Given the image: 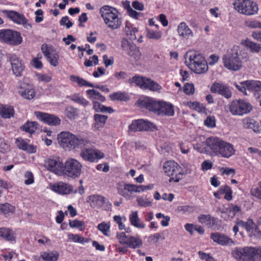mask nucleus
I'll return each mask as SVG.
<instances>
[{
  "instance_id": "53",
  "label": "nucleus",
  "mask_w": 261,
  "mask_h": 261,
  "mask_svg": "<svg viewBox=\"0 0 261 261\" xmlns=\"http://www.w3.org/2000/svg\"><path fill=\"white\" fill-rule=\"evenodd\" d=\"M258 185V187L252 189L250 192L252 196L261 199V181Z\"/></svg>"
},
{
  "instance_id": "38",
  "label": "nucleus",
  "mask_w": 261,
  "mask_h": 261,
  "mask_svg": "<svg viewBox=\"0 0 261 261\" xmlns=\"http://www.w3.org/2000/svg\"><path fill=\"white\" fill-rule=\"evenodd\" d=\"M244 44L253 53H258L261 51V44L246 40L245 41Z\"/></svg>"
},
{
  "instance_id": "49",
  "label": "nucleus",
  "mask_w": 261,
  "mask_h": 261,
  "mask_svg": "<svg viewBox=\"0 0 261 261\" xmlns=\"http://www.w3.org/2000/svg\"><path fill=\"white\" fill-rule=\"evenodd\" d=\"M110 98L112 100L125 101L127 97L125 94L122 92H115L109 95Z\"/></svg>"
},
{
  "instance_id": "30",
  "label": "nucleus",
  "mask_w": 261,
  "mask_h": 261,
  "mask_svg": "<svg viewBox=\"0 0 261 261\" xmlns=\"http://www.w3.org/2000/svg\"><path fill=\"white\" fill-rule=\"evenodd\" d=\"M105 197L98 195H93L88 197L87 201L91 207H99L102 205L105 202Z\"/></svg>"
},
{
  "instance_id": "11",
  "label": "nucleus",
  "mask_w": 261,
  "mask_h": 261,
  "mask_svg": "<svg viewBox=\"0 0 261 261\" xmlns=\"http://www.w3.org/2000/svg\"><path fill=\"white\" fill-rule=\"evenodd\" d=\"M0 41L9 44L18 45L21 43L20 34L11 30H0Z\"/></svg>"
},
{
  "instance_id": "27",
  "label": "nucleus",
  "mask_w": 261,
  "mask_h": 261,
  "mask_svg": "<svg viewBox=\"0 0 261 261\" xmlns=\"http://www.w3.org/2000/svg\"><path fill=\"white\" fill-rule=\"evenodd\" d=\"M50 187L53 191L63 195L68 194L72 190V187L70 185L62 182L50 186Z\"/></svg>"
},
{
  "instance_id": "52",
  "label": "nucleus",
  "mask_w": 261,
  "mask_h": 261,
  "mask_svg": "<svg viewBox=\"0 0 261 261\" xmlns=\"http://www.w3.org/2000/svg\"><path fill=\"white\" fill-rule=\"evenodd\" d=\"M24 183L25 185H31L34 182L33 174L30 171L25 172L24 174Z\"/></svg>"
},
{
  "instance_id": "56",
  "label": "nucleus",
  "mask_w": 261,
  "mask_h": 261,
  "mask_svg": "<svg viewBox=\"0 0 261 261\" xmlns=\"http://www.w3.org/2000/svg\"><path fill=\"white\" fill-rule=\"evenodd\" d=\"M9 150V145L3 138H0V152L5 153Z\"/></svg>"
},
{
  "instance_id": "50",
  "label": "nucleus",
  "mask_w": 261,
  "mask_h": 261,
  "mask_svg": "<svg viewBox=\"0 0 261 261\" xmlns=\"http://www.w3.org/2000/svg\"><path fill=\"white\" fill-rule=\"evenodd\" d=\"M66 116L70 119H74L77 115L78 111L72 107H68L65 109Z\"/></svg>"
},
{
  "instance_id": "64",
  "label": "nucleus",
  "mask_w": 261,
  "mask_h": 261,
  "mask_svg": "<svg viewBox=\"0 0 261 261\" xmlns=\"http://www.w3.org/2000/svg\"><path fill=\"white\" fill-rule=\"evenodd\" d=\"M255 260L261 261V246L255 247Z\"/></svg>"
},
{
  "instance_id": "61",
  "label": "nucleus",
  "mask_w": 261,
  "mask_h": 261,
  "mask_svg": "<svg viewBox=\"0 0 261 261\" xmlns=\"http://www.w3.org/2000/svg\"><path fill=\"white\" fill-rule=\"evenodd\" d=\"M115 250L116 252L122 254H125L128 251V247L127 246H121L120 245H115Z\"/></svg>"
},
{
  "instance_id": "62",
  "label": "nucleus",
  "mask_w": 261,
  "mask_h": 261,
  "mask_svg": "<svg viewBox=\"0 0 261 261\" xmlns=\"http://www.w3.org/2000/svg\"><path fill=\"white\" fill-rule=\"evenodd\" d=\"M128 15L135 19H139L140 17L143 16V14L140 12H137L132 8H130V10L127 12Z\"/></svg>"
},
{
  "instance_id": "39",
  "label": "nucleus",
  "mask_w": 261,
  "mask_h": 261,
  "mask_svg": "<svg viewBox=\"0 0 261 261\" xmlns=\"http://www.w3.org/2000/svg\"><path fill=\"white\" fill-rule=\"evenodd\" d=\"M14 109L12 106H3L0 111L1 116L4 118H10L13 116Z\"/></svg>"
},
{
  "instance_id": "29",
  "label": "nucleus",
  "mask_w": 261,
  "mask_h": 261,
  "mask_svg": "<svg viewBox=\"0 0 261 261\" xmlns=\"http://www.w3.org/2000/svg\"><path fill=\"white\" fill-rule=\"evenodd\" d=\"M234 152L235 150L233 145L229 143L224 141L219 156L223 158H229L234 154Z\"/></svg>"
},
{
  "instance_id": "7",
  "label": "nucleus",
  "mask_w": 261,
  "mask_h": 261,
  "mask_svg": "<svg viewBox=\"0 0 261 261\" xmlns=\"http://www.w3.org/2000/svg\"><path fill=\"white\" fill-rule=\"evenodd\" d=\"M231 254L238 261H256L255 247H237L232 250Z\"/></svg>"
},
{
  "instance_id": "41",
  "label": "nucleus",
  "mask_w": 261,
  "mask_h": 261,
  "mask_svg": "<svg viewBox=\"0 0 261 261\" xmlns=\"http://www.w3.org/2000/svg\"><path fill=\"white\" fill-rule=\"evenodd\" d=\"M249 89L255 92H261V82L259 81H246Z\"/></svg>"
},
{
  "instance_id": "60",
  "label": "nucleus",
  "mask_w": 261,
  "mask_h": 261,
  "mask_svg": "<svg viewBox=\"0 0 261 261\" xmlns=\"http://www.w3.org/2000/svg\"><path fill=\"white\" fill-rule=\"evenodd\" d=\"M61 25L66 26L67 29H69L72 26V23L69 20L68 16L63 17L60 21Z\"/></svg>"
},
{
  "instance_id": "34",
  "label": "nucleus",
  "mask_w": 261,
  "mask_h": 261,
  "mask_svg": "<svg viewBox=\"0 0 261 261\" xmlns=\"http://www.w3.org/2000/svg\"><path fill=\"white\" fill-rule=\"evenodd\" d=\"M86 93L88 97L92 99L93 101L103 102L106 100L105 97L94 89L88 90L86 91Z\"/></svg>"
},
{
  "instance_id": "15",
  "label": "nucleus",
  "mask_w": 261,
  "mask_h": 261,
  "mask_svg": "<svg viewBox=\"0 0 261 261\" xmlns=\"http://www.w3.org/2000/svg\"><path fill=\"white\" fill-rule=\"evenodd\" d=\"M224 141L216 137L208 138L205 141L206 146L205 150L209 152L211 155L219 156Z\"/></svg>"
},
{
  "instance_id": "63",
  "label": "nucleus",
  "mask_w": 261,
  "mask_h": 261,
  "mask_svg": "<svg viewBox=\"0 0 261 261\" xmlns=\"http://www.w3.org/2000/svg\"><path fill=\"white\" fill-rule=\"evenodd\" d=\"M213 163L208 160L204 161L201 164V168L203 171H206L211 169L212 167Z\"/></svg>"
},
{
  "instance_id": "28",
  "label": "nucleus",
  "mask_w": 261,
  "mask_h": 261,
  "mask_svg": "<svg viewBox=\"0 0 261 261\" xmlns=\"http://www.w3.org/2000/svg\"><path fill=\"white\" fill-rule=\"evenodd\" d=\"M177 32L180 36L186 39H189L193 36L192 30L184 22L180 23L178 25Z\"/></svg>"
},
{
  "instance_id": "12",
  "label": "nucleus",
  "mask_w": 261,
  "mask_h": 261,
  "mask_svg": "<svg viewBox=\"0 0 261 261\" xmlns=\"http://www.w3.org/2000/svg\"><path fill=\"white\" fill-rule=\"evenodd\" d=\"M64 165L62 159L57 156H50L45 162L46 169L59 176L63 175Z\"/></svg>"
},
{
  "instance_id": "43",
  "label": "nucleus",
  "mask_w": 261,
  "mask_h": 261,
  "mask_svg": "<svg viewBox=\"0 0 261 261\" xmlns=\"http://www.w3.org/2000/svg\"><path fill=\"white\" fill-rule=\"evenodd\" d=\"M146 36L149 39L158 40L162 38V33L160 31H155L147 29Z\"/></svg>"
},
{
  "instance_id": "14",
  "label": "nucleus",
  "mask_w": 261,
  "mask_h": 261,
  "mask_svg": "<svg viewBox=\"0 0 261 261\" xmlns=\"http://www.w3.org/2000/svg\"><path fill=\"white\" fill-rule=\"evenodd\" d=\"M8 61L13 74L16 77L22 76L25 68L23 60L15 54H10L8 56Z\"/></svg>"
},
{
  "instance_id": "5",
  "label": "nucleus",
  "mask_w": 261,
  "mask_h": 261,
  "mask_svg": "<svg viewBox=\"0 0 261 261\" xmlns=\"http://www.w3.org/2000/svg\"><path fill=\"white\" fill-rule=\"evenodd\" d=\"M146 107L149 111L159 115L172 116L174 114L173 105L166 102L150 99L146 102Z\"/></svg>"
},
{
  "instance_id": "25",
  "label": "nucleus",
  "mask_w": 261,
  "mask_h": 261,
  "mask_svg": "<svg viewBox=\"0 0 261 261\" xmlns=\"http://www.w3.org/2000/svg\"><path fill=\"white\" fill-rule=\"evenodd\" d=\"M18 91L22 97L29 100L33 99L35 95L33 87L25 83H22L19 86Z\"/></svg>"
},
{
  "instance_id": "4",
  "label": "nucleus",
  "mask_w": 261,
  "mask_h": 261,
  "mask_svg": "<svg viewBox=\"0 0 261 261\" xmlns=\"http://www.w3.org/2000/svg\"><path fill=\"white\" fill-rule=\"evenodd\" d=\"M100 12L109 28L117 29L121 26V20L118 17V12L116 9L109 6H104L101 8Z\"/></svg>"
},
{
  "instance_id": "24",
  "label": "nucleus",
  "mask_w": 261,
  "mask_h": 261,
  "mask_svg": "<svg viewBox=\"0 0 261 261\" xmlns=\"http://www.w3.org/2000/svg\"><path fill=\"white\" fill-rule=\"evenodd\" d=\"M211 239L214 242L222 246H231L234 245V242L231 239L229 238L225 234L219 232L212 233L211 234Z\"/></svg>"
},
{
  "instance_id": "9",
  "label": "nucleus",
  "mask_w": 261,
  "mask_h": 261,
  "mask_svg": "<svg viewBox=\"0 0 261 261\" xmlns=\"http://www.w3.org/2000/svg\"><path fill=\"white\" fill-rule=\"evenodd\" d=\"M252 109L251 104L245 100H234L229 105V111L233 115L242 116L249 113Z\"/></svg>"
},
{
  "instance_id": "35",
  "label": "nucleus",
  "mask_w": 261,
  "mask_h": 261,
  "mask_svg": "<svg viewBox=\"0 0 261 261\" xmlns=\"http://www.w3.org/2000/svg\"><path fill=\"white\" fill-rule=\"evenodd\" d=\"M124 31L126 36L129 37L130 39L135 40L136 39V33L138 31V29L133 27L130 22L128 21L125 22Z\"/></svg>"
},
{
  "instance_id": "23",
  "label": "nucleus",
  "mask_w": 261,
  "mask_h": 261,
  "mask_svg": "<svg viewBox=\"0 0 261 261\" xmlns=\"http://www.w3.org/2000/svg\"><path fill=\"white\" fill-rule=\"evenodd\" d=\"M211 91L213 93H218L226 98H229L231 96V92L228 87L222 83H215L212 86Z\"/></svg>"
},
{
  "instance_id": "1",
  "label": "nucleus",
  "mask_w": 261,
  "mask_h": 261,
  "mask_svg": "<svg viewBox=\"0 0 261 261\" xmlns=\"http://www.w3.org/2000/svg\"><path fill=\"white\" fill-rule=\"evenodd\" d=\"M249 60L248 54L243 51L239 46L234 45L222 57L224 67L231 71H238L243 67V62Z\"/></svg>"
},
{
  "instance_id": "32",
  "label": "nucleus",
  "mask_w": 261,
  "mask_h": 261,
  "mask_svg": "<svg viewBox=\"0 0 261 261\" xmlns=\"http://www.w3.org/2000/svg\"><path fill=\"white\" fill-rule=\"evenodd\" d=\"M161 88V86L158 83L149 78H146L143 87V89L152 91H159Z\"/></svg>"
},
{
  "instance_id": "47",
  "label": "nucleus",
  "mask_w": 261,
  "mask_h": 261,
  "mask_svg": "<svg viewBox=\"0 0 261 261\" xmlns=\"http://www.w3.org/2000/svg\"><path fill=\"white\" fill-rule=\"evenodd\" d=\"M2 256L3 257L5 261H12V259L13 258H16L17 256V254L15 253V252L8 249L3 251V253L2 254Z\"/></svg>"
},
{
  "instance_id": "2",
  "label": "nucleus",
  "mask_w": 261,
  "mask_h": 261,
  "mask_svg": "<svg viewBox=\"0 0 261 261\" xmlns=\"http://www.w3.org/2000/svg\"><path fill=\"white\" fill-rule=\"evenodd\" d=\"M188 60L185 63L194 72L200 74L205 73L208 70L207 63L203 56L195 51H190L187 53Z\"/></svg>"
},
{
  "instance_id": "8",
  "label": "nucleus",
  "mask_w": 261,
  "mask_h": 261,
  "mask_svg": "<svg viewBox=\"0 0 261 261\" xmlns=\"http://www.w3.org/2000/svg\"><path fill=\"white\" fill-rule=\"evenodd\" d=\"M128 232H117L116 237L121 245H126L132 249L139 248L142 246V241L138 236H133L127 234Z\"/></svg>"
},
{
  "instance_id": "20",
  "label": "nucleus",
  "mask_w": 261,
  "mask_h": 261,
  "mask_svg": "<svg viewBox=\"0 0 261 261\" xmlns=\"http://www.w3.org/2000/svg\"><path fill=\"white\" fill-rule=\"evenodd\" d=\"M105 157V154L98 149H83V159L91 162H94Z\"/></svg>"
},
{
  "instance_id": "59",
  "label": "nucleus",
  "mask_w": 261,
  "mask_h": 261,
  "mask_svg": "<svg viewBox=\"0 0 261 261\" xmlns=\"http://www.w3.org/2000/svg\"><path fill=\"white\" fill-rule=\"evenodd\" d=\"M177 210L179 212H181L183 213H191L194 211V208L189 205L179 206L177 207Z\"/></svg>"
},
{
  "instance_id": "18",
  "label": "nucleus",
  "mask_w": 261,
  "mask_h": 261,
  "mask_svg": "<svg viewBox=\"0 0 261 261\" xmlns=\"http://www.w3.org/2000/svg\"><path fill=\"white\" fill-rule=\"evenodd\" d=\"M34 115L37 119L49 125H58L61 122L60 119L55 115L36 111L34 112Z\"/></svg>"
},
{
  "instance_id": "37",
  "label": "nucleus",
  "mask_w": 261,
  "mask_h": 261,
  "mask_svg": "<svg viewBox=\"0 0 261 261\" xmlns=\"http://www.w3.org/2000/svg\"><path fill=\"white\" fill-rule=\"evenodd\" d=\"M38 123L36 121H28L22 127L21 129L28 133L32 134L38 128Z\"/></svg>"
},
{
  "instance_id": "42",
  "label": "nucleus",
  "mask_w": 261,
  "mask_h": 261,
  "mask_svg": "<svg viewBox=\"0 0 261 261\" xmlns=\"http://www.w3.org/2000/svg\"><path fill=\"white\" fill-rule=\"evenodd\" d=\"M0 237L9 241L15 239V234L12 229H0Z\"/></svg>"
},
{
  "instance_id": "54",
  "label": "nucleus",
  "mask_w": 261,
  "mask_h": 261,
  "mask_svg": "<svg viewBox=\"0 0 261 261\" xmlns=\"http://www.w3.org/2000/svg\"><path fill=\"white\" fill-rule=\"evenodd\" d=\"M226 213H232L233 216L240 211V208L237 205H234L232 204H228V207L226 208Z\"/></svg>"
},
{
  "instance_id": "26",
  "label": "nucleus",
  "mask_w": 261,
  "mask_h": 261,
  "mask_svg": "<svg viewBox=\"0 0 261 261\" xmlns=\"http://www.w3.org/2000/svg\"><path fill=\"white\" fill-rule=\"evenodd\" d=\"M242 126L244 129H251L254 133H259L260 130L259 123L252 118L247 117L242 120Z\"/></svg>"
},
{
  "instance_id": "57",
  "label": "nucleus",
  "mask_w": 261,
  "mask_h": 261,
  "mask_svg": "<svg viewBox=\"0 0 261 261\" xmlns=\"http://www.w3.org/2000/svg\"><path fill=\"white\" fill-rule=\"evenodd\" d=\"M204 123L205 125L213 127L215 126V118L214 116H208L206 118V119L204 120Z\"/></svg>"
},
{
  "instance_id": "33",
  "label": "nucleus",
  "mask_w": 261,
  "mask_h": 261,
  "mask_svg": "<svg viewBox=\"0 0 261 261\" xmlns=\"http://www.w3.org/2000/svg\"><path fill=\"white\" fill-rule=\"evenodd\" d=\"M199 221L203 224H205L208 227L214 226L217 222V219L212 217L210 215H201L198 218Z\"/></svg>"
},
{
  "instance_id": "6",
  "label": "nucleus",
  "mask_w": 261,
  "mask_h": 261,
  "mask_svg": "<svg viewBox=\"0 0 261 261\" xmlns=\"http://www.w3.org/2000/svg\"><path fill=\"white\" fill-rule=\"evenodd\" d=\"M233 5L238 12L246 15L256 14L258 10L257 5L250 0H235Z\"/></svg>"
},
{
  "instance_id": "13",
  "label": "nucleus",
  "mask_w": 261,
  "mask_h": 261,
  "mask_svg": "<svg viewBox=\"0 0 261 261\" xmlns=\"http://www.w3.org/2000/svg\"><path fill=\"white\" fill-rule=\"evenodd\" d=\"M121 47L123 51L132 59L135 61L140 59L141 52L134 43L129 42L125 38H123L121 41Z\"/></svg>"
},
{
  "instance_id": "19",
  "label": "nucleus",
  "mask_w": 261,
  "mask_h": 261,
  "mask_svg": "<svg viewBox=\"0 0 261 261\" xmlns=\"http://www.w3.org/2000/svg\"><path fill=\"white\" fill-rule=\"evenodd\" d=\"M41 50L50 64L56 67L59 64V55L53 47L46 44L41 46Z\"/></svg>"
},
{
  "instance_id": "22",
  "label": "nucleus",
  "mask_w": 261,
  "mask_h": 261,
  "mask_svg": "<svg viewBox=\"0 0 261 261\" xmlns=\"http://www.w3.org/2000/svg\"><path fill=\"white\" fill-rule=\"evenodd\" d=\"M30 140L18 138L15 140V143L17 147L29 153H34L37 151V146L29 143Z\"/></svg>"
},
{
  "instance_id": "17",
  "label": "nucleus",
  "mask_w": 261,
  "mask_h": 261,
  "mask_svg": "<svg viewBox=\"0 0 261 261\" xmlns=\"http://www.w3.org/2000/svg\"><path fill=\"white\" fill-rule=\"evenodd\" d=\"M129 129L131 131H143L156 129V126L152 123L143 119L134 120L129 125Z\"/></svg>"
},
{
  "instance_id": "51",
  "label": "nucleus",
  "mask_w": 261,
  "mask_h": 261,
  "mask_svg": "<svg viewBox=\"0 0 261 261\" xmlns=\"http://www.w3.org/2000/svg\"><path fill=\"white\" fill-rule=\"evenodd\" d=\"M245 24L251 29L261 28V22L257 20H246Z\"/></svg>"
},
{
  "instance_id": "44",
  "label": "nucleus",
  "mask_w": 261,
  "mask_h": 261,
  "mask_svg": "<svg viewBox=\"0 0 261 261\" xmlns=\"http://www.w3.org/2000/svg\"><path fill=\"white\" fill-rule=\"evenodd\" d=\"M136 200L140 206L147 207L152 205L150 197H147L146 196L138 197Z\"/></svg>"
},
{
  "instance_id": "58",
  "label": "nucleus",
  "mask_w": 261,
  "mask_h": 261,
  "mask_svg": "<svg viewBox=\"0 0 261 261\" xmlns=\"http://www.w3.org/2000/svg\"><path fill=\"white\" fill-rule=\"evenodd\" d=\"M36 77L39 81L44 82H49L51 79L50 75L46 74L37 73Z\"/></svg>"
},
{
  "instance_id": "16",
  "label": "nucleus",
  "mask_w": 261,
  "mask_h": 261,
  "mask_svg": "<svg viewBox=\"0 0 261 261\" xmlns=\"http://www.w3.org/2000/svg\"><path fill=\"white\" fill-rule=\"evenodd\" d=\"M2 12L5 16L14 23L18 24H22L25 28L28 30L32 28V25L30 23H28V20L23 14L13 10H4Z\"/></svg>"
},
{
  "instance_id": "40",
  "label": "nucleus",
  "mask_w": 261,
  "mask_h": 261,
  "mask_svg": "<svg viewBox=\"0 0 261 261\" xmlns=\"http://www.w3.org/2000/svg\"><path fill=\"white\" fill-rule=\"evenodd\" d=\"M15 209L14 206L8 203L0 204V213L5 216L14 213Z\"/></svg>"
},
{
  "instance_id": "46",
  "label": "nucleus",
  "mask_w": 261,
  "mask_h": 261,
  "mask_svg": "<svg viewBox=\"0 0 261 261\" xmlns=\"http://www.w3.org/2000/svg\"><path fill=\"white\" fill-rule=\"evenodd\" d=\"M188 106L191 109L198 112L204 113L205 111V109L203 105L197 102H189L188 103Z\"/></svg>"
},
{
  "instance_id": "10",
  "label": "nucleus",
  "mask_w": 261,
  "mask_h": 261,
  "mask_svg": "<svg viewBox=\"0 0 261 261\" xmlns=\"http://www.w3.org/2000/svg\"><path fill=\"white\" fill-rule=\"evenodd\" d=\"M81 165L77 160L68 159L64 165L63 175L72 178L79 177L81 173Z\"/></svg>"
},
{
  "instance_id": "31",
  "label": "nucleus",
  "mask_w": 261,
  "mask_h": 261,
  "mask_svg": "<svg viewBox=\"0 0 261 261\" xmlns=\"http://www.w3.org/2000/svg\"><path fill=\"white\" fill-rule=\"evenodd\" d=\"M40 257L44 261H57L59 254L57 251H42L40 252Z\"/></svg>"
},
{
  "instance_id": "55",
  "label": "nucleus",
  "mask_w": 261,
  "mask_h": 261,
  "mask_svg": "<svg viewBox=\"0 0 261 261\" xmlns=\"http://www.w3.org/2000/svg\"><path fill=\"white\" fill-rule=\"evenodd\" d=\"M184 92L188 95H191L194 92V85L191 84L187 83L185 85L184 88Z\"/></svg>"
},
{
  "instance_id": "48",
  "label": "nucleus",
  "mask_w": 261,
  "mask_h": 261,
  "mask_svg": "<svg viewBox=\"0 0 261 261\" xmlns=\"http://www.w3.org/2000/svg\"><path fill=\"white\" fill-rule=\"evenodd\" d=\"M94 117L96 124L100 126H103L105 124L108 118L107 115L98 114H95Z\"/></svg>"
},
{
  "instance_id": "45",
  "label": "nucleus",
  "mask_w": 261,
  "mask_h": 261,
  "mask_svg": "<svg viewBox=\"0 0 261 261\" xmlns=\"http://www.w3.org/2000/svg\"><path fill=\"white\" fill-rule=\"evenodd\" d=\"M131 224L136 227H141V224L140 222V219L138 216V212L137 211L133 212L129 217Z\"/></svg>"
},
{
  "instance_id": "36",
  "label": "nucleus",
  "mask_w": 261,
  "mask_h": 261,
  "mask_svg": "<svg viewBox=\"0 0 261 261\" xmlns=\"http://www.w3.org/2000/svg\"><path fill=\"white\" fill-rule=\"evenodd\" d=\"M146 80V77H143L139 75H136L133 77L129 79L127 82L130 85L135 84L137 86H138L141 89H143Z\"/></svg>"
},
{
  "instance_id": "21",
  "label": "nucleus",
  "mask_w": 261,
  "mask_h": 261,
  "mask_svg": "<svg viewBox=\"0 0 261 261\" xmlns=\"http://www.w3.org/2000/svg\"><path fill=\"white\" fill-rule=\"evenodd\" d=\"M165 172L169 176H175L181 174L179 166L174 161H170L165 162L163 166Z\"/></svg>"
},
{
  "instance_id": "3",
  "label": "nucleus",
  "mask_w": 261,
  "mask_h": 261,
  "mask_svg": "<svg viewBox=\"0 0 261 261\" xmlns=\"http://www.w3.org/2000/svg\"><path fill=\"white\" fill-rule=\"evenodd\" d=\"M57 140L60 147L68 151L76 150L81 144L79 137L67 131L59 133L57 136Z\"/></svg>"
}]
</instances>
